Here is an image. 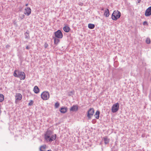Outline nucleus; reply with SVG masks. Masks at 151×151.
<instances>
[{
	"label": "nucleus",
	"instance_id": "obj_1",
	"mask_svg": "<svg viewBox=\"0 0 151 151\" xmlns=\"http://www.w3.org/2000/svg\"><path fill=\"white\" fill-rule=\"evenodd\" d=\"M56 137V135L53 134L50 131H47L45 134V139L47 142H51L55 140Z\"/></svg>",
	"mask_w": 151,
	"mask_h": 151
},
{
	"label": "nucleus",
	"instance_id": "obj_2",
	"mask_svg": "<svg viewBox=\"0 0 151 151\" xmlns=\"http://www.w3.org/2000/svg\"><path fill=\"white\" fill-rule=\"evenodd\" d=\"M13 75L15 77L19 78L21 80H24L25 78V74L24 73L18 70H15Z\"/></svg>",
	"mask_w": 151,
	"mask_h": 151
},
{
	"label": "nucleus",
	"instance_id": "obj_3",
	"mask_svg": "<svg viewBox=\"0 0 151 151\" xmlns=\"http://www.w3.org/2000/svg\"><path fill=\"white\" fill-rule=\"evenodd\" d=\"M121 13L118 11H114L112 15V19L114 20H116L119 18L121 16Z\"/></svg>",
	"mask_w": 151,
	"mask_h": 151
},
{
	"label": "nucleus",
	"instance_id": "obj_4",
	"mask_svg": "<svg viewBox=\"0 0 151 151\" xmlns=\"http://www.w3.org/2000/svg\"><path fill=\"white\" fill-rule=\"evenodd\" d=\"M41 98L44 100H48L50 97L49 93L47 91L42 92L41 95Z\"/></svg>",
	"mask_w": 151,
	"mask_h": 151
},
{
	"label": "nucleus",
	"instance_id": "obj_5",
	"mask_svg": "<svg viewBox=\"0 0 151 151\" xmlns=\"http://www.w3.org/2000/svg\"><path fill=\"white\" fill-rule=\"evenodd\" d=\"M119 104L118 103H116L113 105L111 108V111L113 113L116 112L119 110Z\"/></svg>",
	"mask_w": 151,
	"mask_h": 151
},
{
	"label": "nucleus",
	"instance_id": "obj_6",
	"mask_svg": "<svg viewBox=\"0 0 151 151\" xmlns=\"http://www.w3.org/2000/svg\"><path fill=\"white\" fill-rule=\"evenodd\" d=\"M22 95L20 93H16L15 95V103L17 104L22 99Z\"/></svg>",
	"mask_w": 151,
	"mask_h": 151
},
{
	"label": "nucleus",
	"instance_id": "obj_7",
	"mask_svg": "<svg viewBox=\"0 0 151 151\" xmlns=\"http://www.w3.org/2000/svg\"><path fill=\"white\" fill-rule=\"evenodd\" d=\"M55 37L59 39H61L63 37V34L61 31L58 30L54 32Z\"/></svg>",
	"mask_w": 151,
	"mask_h": 151
},
{
	"label": "nucleus",
	"instance_id": "obj_8",
	"mask_svg": "<svg viewBox=\"0 0 151 151\" xmlns=\"http://www.w3.org/2000/svg\"><path fill=\"white\" fill-rule=\"evenodd\" d=\"M94 113V110L93 108L90 109L88 111L87 116L89 119H91Z\"/></svg>",
	"mask_w": 151,
	"mask_h": 151
},
{
	"label": "nucleus",
	"instance_id": "obj_9",
	"mask_svg": "<svg viewBox=\"0 0 151 151\" xmlns=\"http://www.w3.org/2000/svg\"><path fill=\"white\" fill-rule=\"evenodd\" d=\"M146 17H149L151 15V6L149 7L145 10V13Z\"/></svg>",
	"mask_w": 151,
	"mask_h": 151
},
{
	"label": "nucleus",
	"instance_id": "obj_10",
	"mask_svg": "<svg viewBox=\"0 0 151 151\" xmlns=\"http://www.w3.org/2000/svg\"><path fill=\"white\" fill-rule=\"evenodd\" d=\"M31 9L29 7H26L24 9V14L27 16H29L31 13Z\"/></svg>",
	"mask_w": 151,
	"mask_h": 151
},
{
	"label": "nucleus",
	"instance_id": "obj_11",
	"mask_svg": "<svg viewBox=\"0 0 151 151\" xmlns=\"http://www.w3.org/2000/svg\"><path fill=\"white\" fill-rule=\"evenodd\" d=\"M78 110V106L76 105L73 106L71 107L70 109V111H76Z\"/></svg>",
	"mask_w": 151,
	"mask_h": 151
},
{
	"label": "nucleus",
	"instance_id": "obj_12",
	"mask_svg": "<svg viewBox=\"0 0 151 151\" xmlns=\"http://www.w3.org/2000/svg\"><path fill=\"white\" fill-rule=\"evenodd\" d=\"M53 39L54 40V43L56 45H57L60 41L59 38H57L56 37H53Z\"/></svg>",
	"mask_w": 151,
	"mask_h": 151
},
{
	"label": "nucleus",
	"instance_id": "obj_13",
	"mask_svg": "<svg viewBox=\"0 0 151 151\" xmlns=\"http://www.w3.org/2000/svg\"><path fill=\"white\" fill-rule=\"evenodd\" d=\"M63 30L66 32H68L70 30V27L68 26H65L63 28Z\"/></svg>",
	"mask_w": 151,
	"mask_h": 151
},
{
	"label": "nucleus",
	"instance_id": "obj_14",
	"mask_svg": "<svg viewBox=\"0 0 151 151\" xmlns=\"http://www.w3.org/2000/svg\"><path fill=\"white\" fill-rule=\"evenodd\" d=\"M33 91L36 93H38L39 92V89L37 86H35L34 88Z\"/></svg>",
	"mask_w": 151,
	"mask_h": 151
},
{
	"label": "nucleus",
	"instance_id": "obj_15",
	"mask_svg": "<svg viewBox=\"0 0 151 151\" xmlns=\"http://www.w3.org/2000/svg\"><path fill=\"white\" fill-rule=\"evenodd\" d=\"M67 111V108L65 107L62 108L60 110V111L61 113H65Z\"/></svg>",
	"mask_w": 151,
	"mask_h": 151
},
{
	"label": "nucleus",
	"instance_id": "obj_16",
	"mask_svg": "<svg viewBox=\"0 0 151 151\" xmlns=\"http://www.w3.org/2000/svg\"><path fill=\"white\" fill-rule=\"evenodd\" d=\"M46 145H43L41 146L40 148V151H45L46 148Z\"/></svg>",
	"mask_w": 151,
	"mask_h": 151
},
{
	"label": "nucleus",
	"instance_id": "obj_17",
	"mask_svg": "<svg viewBox=\"0 0 151 151\" xmlns=\"http://www.w3.org/2000/svg\"><path fill=\"white\" fill-rule=\"evenodd\" d=\"M100 112L99 111H97L95 114L94 115V116L95 118L97 119H98L99 117Z\"/></svg>",
	"mask_w": 151,
	"mask_h": 151
},
{
	"label": "nucleus",
	"instance_id": "obj_18",
	"mask_svg": "<svg viewBox=\"0 0 151 151\" xmlns=\"http://www.w3.org/2000/svg\"><path fill=\"white\" fill-rule=\"evenodd\" d=\"M109 12L108 9H106L105 11L104 15L106 17H109Z\"/></svg>",
	"mask_w": 151,
	"mask_h": 151
},
{
	"label": "nucleus",
	"instance_id": "obj_19",
	"mask_svg": "<svg viewBox=\"0 0 151 151\" xmlns=\"http://www.w3.org/2000/svg\"><path fill=\"white\" fill-rule=\"evenodd\" d=\"M25 17V14H20L19 16V20H21L23 19Z\"/></svg>",
	"mask_w": 151,
	"mask_h": 151
},
{
	"label": "nucleus",
	"instance_id": "obj_20",
	"mask_svg": "<svg viewBox=\"0 0 151 151\" xmlns=\"http://www.w3.org/2000/svg\"><path fill=\"white\" fill-rule=\"evenodd\" d=\"M95 27V25L93 24H88V27L90 29H93Z\"/></svg>",
	"mask_w": 151,
	"mask_h": 151
},
{
	"label": "nucleus",
	"instance_id": "obj_21",
	"mask_svg": "<svg viewBox=\"0 0 151 151\" xmlns=\"http://www.w3.org/2000/svg\"><path fill=\"white\" fill-rule=\"evenodd\" d=\"M104 142L105 144H107L109 143V139H108L106 137H104Z\"/></svg>",
	"mask_w": 151,
	"mask_h": 151
},
{
	"label": "nucleus",
	"instance_id": "obj_22",
	"mask_svg": "<svg viewBox=\"0 0 151 151\" xmlns=\"http://www.w3.org/2000/svg\"><path fill=\"white\" fill-rule=\"evenodd\" d=\"M4 95L1 94H0V102H2L4 100Z\"/></svg>",
	"mask_w": 151,
	"mask_h": 151
},
{
	"label": "nucleus",
	"instance_id": "obj_23",
	"mask_svg": "<svg viewBox=\"0 0 151 151\" xmlns=\"http://www.w3.org/2000/svg\"><path fill=\"white\" fill-rule=\"evenodd\" d=\"M146 42L147 44L150 43V40L149 38H147L146 40Z\"/></svg>",
	"mask_w": 151,
	"mask_h": 151
},
{
	"label": "nucleus",
	"instance_id": "obj_24",
	"mask_svg": "<svg viewBox=\"0 0 151 151\" xmlns=\"http://www.w3.org/2000/svg\"><path fill=\"white\" fill-rule=\"evenodd\" d=\"M59 105L60 104L58 102H56L55 104V108H57L59 106Z\"/></svg>",
	"mask_w": 151,
	"mask_h": 151
},
{
	"label": "nucleus",
	"instance_id": "obj_25",
	"mask_svg": "<svg viewBox=\"0 0 151 151\" xmlns=\"http://www.w3.org/2000/svg\"><path fill=\"white\" fill-rule=\"evenodd\" d=\"M25 34V36H26L25 38L29 39V34H28L27 32H26Z\"/></svg>",
	"mask_w": 151,
	"mask_h": 151
},
{
	"label": "nucleus",
	"instance_id": "obj_26",
	"mask_svg": "<svg viewBox=\"0 0 151 151\" xmlns=\"http://www.w3.org/2000/svg\"><path fill=\"white\" fill-rule=\"evenodd\" d=\"M33 101L32 100H30L28 104V105L29 106H31L33 104Z\"/></svg>",
	"mask_w": 151,
	"mask_h": 151
},
{
	"label": "nucleus",
	"instance_id": "obj_27",
	"mask_svg": "<svg viewBox=\"0 0 151 151\" xmlns=\"http://www.w3.org/2000/svg\"><path fill=\"white\" fill-rule=\"evenodd\" d=\"M48 45L47 43H45V44L44 47H45V48H47L48 47Z\"/></svg>",
	"mask_w": 151,
	"mask_h": 151
},
{
	"label": "nucleus",
	"instance_id": "obj_28",
	"mask_svg": "<svg viewBox=\"0 0 151 151\" xmlns=\"http://www.w3.org/2000/svg\"><path fill=\"white\" fill-rule=\"evenodd\" d=\"M143 24L144 25H145V24H147V22L146 21H145L143 22Z\"/></svg>",
	"mask_w": 151,
	"mask_h": 151
},
{
	"label": "nucleus",
	"instance_id": "obj_29",
	"mask_svg": "<svg viewBox=\"0 0 151 151\" xmlns=\"http://www.w3.org/2000/svg\"><path fill=\"white\" fill-rule=\"evenodd\" d=\"M26 48L27 49H29V47L28 46H27L26 47Z\"/></svg>",
	"mask_w": 151,
	"mask_h": 151
},
{
	"label": "nucleus",
	"instance_id": "obj_30",
	"mask_svg": "<svg viewBox=\"0 0 151 151\" xmlns=\"http://www.w3.org/2000/svg\"><path fill=\"white\" fill-rule=\"evenodd\" d=\"M10 47V45H6V47H7V48L9 47Z\"/></svg>",
	"mask_w": 151,
	"mask_h": 151
},
{
	"label": "nucleus",
	"instance_id": "obj_31",
	"mask_svg": "<svg viewBox=\"0 0 151 151\" xmlns=\"http://www.w3.org/2000/svg\"><path fill=\"white\" fill-rule=\"evenodd\" d=\"M28 4H25V6H28Z\"/></svg>",
	"mask_w": 151,
	"mask_h": 151
},
{
	"label": "nucleus",
	"instance_id": "obj_32",
	"mask_svg": "<svg viewBox=\"0 0 151 151\" xmlns=\"http://www.w3.org/2000/svg\"><path fill=\"white\" fill-rule=\"evenodd\" d=\"M47 151H51V150H48Z\"/></svg>",
	"mask_w": 151,
	"mask_h": 151
},
{
	"label": "nucleus",
	"instance_id": "obj_33",
	"mask_svg": "<svg viewBox=\"0 0 151 151\" xmlns=\"http://www.w3.org/2000/svg\"><path fill=\"white\" fill-rule=\"evenodd\" d=\"M141 0H139V1H141Z\"/></svg>",
	"mask_w": 151,
	"mask_h": 151
}]
</instances>
